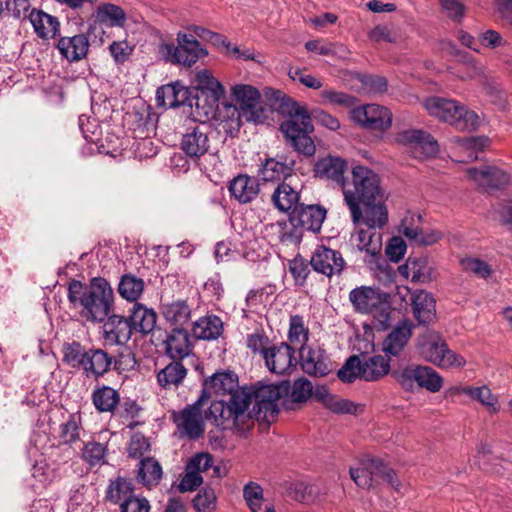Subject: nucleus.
Instances as JSON below:
<instances>
[{
	"instance_id": "obj_48",
	"label": "nucleus",
	"mask_w": 512,
	"mask_h": 512,
	"mask_svg": "<svg viewBox=\"0 0 512 512\" xmlns=\"http://www.w3.org/2000/svg\"><path fill=\"white\" fill-rule=\"evenodd\" d=\"M97 17L101 22L108 23L110 26L118 27H122L126 20L124 10L117 5L110 3H106L98 7Z\"/></svg>"
},
{
	"instance_id": "obj_47",
	"label": "nucleus",
	"mask_w": 512,
	"mask_h": 512,
	"mask_svg": "<svg viewBox=\"0 0 512 512\" xmlns=\"http://www.w3.org/2000/svg\"><path fill=\"white\" fill-rule=\"evenodd\" d=\"M412 281L429 283L436 279V270L424 257H410Z\"/></svg>"
},
{
	"instance_id": "obj_28",
	"label": "nucleus",
	"mask_w": 512,
	"mask_h": 512,
	"mask_svg": "<svg viewBox=\"0 0 512 512\" xmlns=\"http://www.w3.org/2000/svg\"><path fill=\"white\" fill-rule=\"evenodd\" d=\"M164 344L167 355L173 360H182L191 353L189 334L184 328L172 329Z\"/></svg>"
},
{
	"instance_id": "obj_33",
	"label": "nucleus",
	"mask_w": 512,
	"mask_h": 512,
	"mask_svg": "<svg viewBox=\"0 0 512 512\" xmlns=\"http://www.w3.org/2000/svg\"><path fill=\"white\" fill-rule=\"evenodd\" d=\"M238 385L237 375L233 372H216L203 382V389L211 396V391L216 394H230Z\"/></svg>"
},
{
	"instance_id": "obj_40",
	"label": "nucleus",
	"mask_w": 512,
	"mask_h": 512,
	"mask_svg": "<svg viewBox=\"0 0 512 512\" xmlns=\"http://www.w3.org/2000/svg\"><path fill=\"white\" fill-rule=\"evenodd\" d=\"M422 365H409L401 370H393L391 375L395 381L407 392H413L419 386L420 379L423 380Z\"/></svg>"
},
{
	"instance_id": "obj_3",
	"label": "nucleus",
	"mask_w": 512,
	"mask_h": 512,
	"mask_svg": "<svg viewBox=\"0 0 512 512\" xmlns=\"http://www.w3.org/2000/svg\"><path fill=\"white\" fill-rule=\"evenodd\" d=\"M423 104L431 116L449 123L458 130L471 131L478 126V115L456 100L431 96L426 98Z\"/></svg>"
},
{
	"instance_id": "obj_51",
	"label": "nucleus",
	"mask_w": 512,
	"mask_h": 512,
	"mask_svg": "<svg viewBox=\"0 0 512 512\" xmlns=\"http://www.w3.org/2000/svg\"><path fill=\"white\" fill-rule=\"evenodd\" d=\"M120 346L117 353L112 355V368L118 372L131 371L137 365L135 354L125 344Z\"/></svg>"
},
{
	"instance_id": "obj_36",
	"label": "nucleus",
	"mask_w": 512,
	"mask_h": 512,
	"mask_svg": "<svg viewBox=\"0 0 512 512\" xmlns=\"http://www.w3.org/2000/svg\"><path fill=\"white\" fill-rule=\"evenodd\" d=\"M29 18L37 35L41 38H54L59 31V21L56 17L43 11H31Z\"/></svg>"
},
{
	"instance_id": "obj_41",
	"label": "nucleus",
	"mask_w": 512,
	"mask_h": 512,
	"mask_svg": "<svg viewBox=\"0 0 512 512\" xmlns=\"http://www.w3.org/2000/svg\"><path fill=\"white\" fill-rule=\"evenodd\" d=\"M92 401L99 412H114L120 402V396L112 387L103 385L93 392Z\"/></svg>"
},
{
	"instance_id": "obj_39",
	"label": "nucleus",
	"mask_w": 512,
	"mask_h": 512,
	"mask_svg": "<svg viewBox=\"0 0 512 512\" xmlns=\"http://www.w3.org/2000/svg\"><path fill=\"white\" fill-rule=\"evenodd\" d=\"M162 314L169 323L176 326L175 328H183L182 326L190 320L191 309L185 300H177L163 304Z\"/></svg>"
},
{
	"instance_id": "obj_8",
	"label": "nucleus",
	"mask_w": 512,
	"mask_h": 512,
	"mask_svg": "<svg viewBox=\"0 0 512 512\" xmlns=\"http://www.w3.org/2000/svg\"><path fill=\"white\" fill-rule=\"evenodd\" d=\"M195 95L192 96L197 110L205 115H215L219 101L224 95L222 84L206 69L200 70L195 76Z\"/></svg>"
},
{
	"instance_id": "obj_38",
	"label": "nucleus",
	"mask_w": 512,
	"mask_h": 512,
	"mask_svg": "<svg viewBox=\"0 0 512 512\" xmlns=\"http://www.w3.org/2000/svg\"><path fill=\"white\" fill-rule=\"evenodd\" d=\"M362 366V378L365 381H377L390 371V359L382 355L368 357Z\"/></svg>"
},
{
	"instance_id": "obj_4",
	"label": "nucleus",
	"mask_w": 512,
	"mask_h": 512,
	"mask_svg": "<svg viewBox=\"0 0 512 512\" xmlns=\"http://www.w3.org/2000/svg\"><path fill=\"white\" fill-rule=\"evenodd\" d=\"M254 405L252 415L257 421L271 423L279 413L277 401L290 392V382L287 380L277 384L258 382L250 387Z\"/></svg>"
},
{
	"instance_id": "obj_5",
	"label": "nucleus",
	"mask_w": 512,
	"mask_h": 512,
	"mask_svg": "<svg viewBox=\"0 0 512 512\" xmlns=\"http://www.w3.org/2000/svg\"><path fill=\"white\" fill-rule=\"evenodd\" d=\"M114 294L109 282L102 277H95L89 283V290L82 299L81 317L88 322H103L110 314Z\"/></svg>"
},
{
	"instance_id": "obj_19",
	"label": "nucleus",
	"mask_w": 512,
	"mask_h": 512,
	"mask_svg": "<svg viewBox=\"0 0 512 512\" xmlns=\"http://www.w3.org/2000/svg\"><path fill=\"white\" fill-rule=\"evenodd\" d=\"M229 395V401L225 402V405L228 407L230 415H234V423L246 422V424H249L252 419H255L252 410L247 412L253 400L250 388L236 387Z\"/></svg>"
},
{
	"instance_id": "obj_43",
	"label": "nucleus",
	"mask_w": 512,
	"mask_h": 512,
	"mask_svg": "<svg viewBox=\"0 0 512 512\" xmlns=\"http://www.w3.org/2000/svg\"><path fill=\"white\" fill-rule=\"evenodd\" d=\"M162 467L154 458L147 457L140 460L138 479L145 486H155L162 478Z\"/></svg>"
},
{
	"instance_id": "obj_1",
	"label": "nucleus",
	"mask_w": 512,
	"mask_h": 512,
	"mask_svg": "<svg viewBox=\"0 0 512 512\" xmlns=\"http://www.w3.org/2000/svg\"><path fill=\"white\" fill-rule=\"evenodd\" d=\"M342 192L355 225L363 223L369 229H382L388 223L385 193L378 174L372 169L353 166L351 182L345 181Z\"/></svg>"
},
{
	"instance_id": "obj_27",
	"label": "nucleus",
	"mask_w": 512,
	"mask_h": 512,
	"mask_svg": "<svg viewBox=\"0 0 512 512\" xmlns=\"http://www.w3.org/2000/svg\"><path fill=\"white\" fill-rule=\"evenodd\" d=\"M57 48L60 54L69 62L79 61L86 57L89 49V40L85 34L72 37H61Z\"/></svg>"
},
{
	"instance_id": "obj_61",
	"label": "nucleus",
	"mask_w": 512,
	"mask_h": 512,
	"mask_svg": "<svg viewBox=\"0 0 512 512\" xmlns=\"http://www.w3.org/2000/svg\"><path fill=\"white\" fill-rule=\"evenodd\" d=\"M320 96L330 102L331 104L338 105L345 108L353 107L356 104V97L353 95L344 93V92H338L334 90H323L320 93Z\"/></svg>"
},
{
	"instance_id": "obj_35",
	"label": "nucleus",
	"mask_w": 512,
	"mask_h": 512,
	"mask_svg": "<svg viewBox=\"0 0 512 512\" xmlns=\"http://www.w3.org/2000/svg\"><path fill=\"white\" fill-rule=\"evenodd\" d=\"M271 199L275 207L283 212H289L293 209V213H295L300 206L299 193L285 182L277 186Z\"/></svg>"
},
{
	"instance_id": "obj_24",
	"label": "nucleus",
	"mask_w": 512,
	"mask_h": 512,
	"mask_svg": "<svg viewBox=\"0 0 512 512\" xmlns=\"http://www.w3.org/2000/svg\"><path fill=\"white\" fill-rule=\"evenodd\" d=\"M133 331L129 316L108 315L104 324L106 339L113 340L118 345L126 344L130 340Z\"/></svg>"
},
{
	"instance_id": "obj_54",
	"label": "nucleus",
	"mask_w": 512,
	"mask_h": 512,
	"mask_svg": "<svg viewBox=\"0 0 512 512\" xmlns=\"http://www.w3.org/2000/svg\"><path fill=\"white\" fill-rule=\"evenodd\" d=\"M309 330L304 324L303 317L293 315L290 317L288 339L291 343H301L302 351L306 350L305 343L308 340Z\"/></svg>"
},
{
	"instance_id": "obj_37",
	"label": "nucleus",
	"mask_w": 512,
	"mask_h": 512,
	"mask_svg": "<svg viewBox=\"0 0 512 512\" xmlns=\"http://www.w3.org/2000/svg\"><path fill=\"white\" fill-rule=\"evenodd\" d=\"M193 335L201 340H214L223 332V322L218 316H207L193 324Z\"/></svg>"
},
{
	"instance_id": "obj_58",
	"label": "nucleus",
	"mask_w": 512,
	"mask_h": 512,
	"mask_svg": "<svg viewBox=\"0 0 512 512\" xmlns=\"http://www.w3.org/2000/svg\"><path fill=\"white\" fill-rule=\"evenodd\" d=\"M106 446L95 441H90L85 444L82 452V457L90 465H97L103 461L106 453Z\"/></svg>"
},
{
	"instance_id": "obj_32",
	"label": "nucleus",
	"mask_w": 512,
	"mask_h": 512,
	"mask_svg": "<svg viewBox=\"0 0 512 512\" xmlns=\"http://www.w3.org/2000/svg\"><path fill=\"white\" fill-rule=\"evenodd\" d=\"M229 191L240 203H248L257 196L259 184L252 177L238 175L230 182Z\"/></svg>"
},
{
	"instance_id": "obj_50",
	"label": "nucleus",
	"mask_w": 512,
	"mask_h": 512,
	"mask_svg": "<svg viewBox=\"0 0 512 512\" xmlns=\"http://www.w3.org/2000/svg\"><path fill=\"white\" fill-rule=\"evenodd\" d=\"M292 497L303 503H312L321 498V489L316 484H309L306 482H297L293 484Z\"/></svg>"
},
{
	"instance_id": "obj_56",
	"label": "nucleus",
	"mask_w": 512,
	"mask_h": 512,
	"mask_svg": "<svg viewBox=\"0 0 512 512\" xmlns=\"http://www.w3.org/2000/svg\"><path fill=\"white\" fill-rule=\"evenodd\" d=\"M243 497L252 512H260L263 501V489L255 483L249 482L243 489Z\"/></svg>"
},
{
	"instance_id": "obj_63",
	"label": "nucleus",
	"mask_w": 512,
	"mask_h": 512,
	"mask_svg": "<svg viewBox=\"0 0 512 512\" xmlns=\"http://www.w3.org/2000/svg\"><path fill=\"white\" fill-rule=\"evenodd\" d=\"M460 264L464 271L472 272L482 278L489 277L492 272L490 266L478 258H465L461 260Z\"/></svg>"
},
{
	"instance_id": "obj_53",
	"label": "nucleus",
	"mask_w": 512,
	"mask_h": 512,
	"mask_svg": "<svg viewBox=\"0 0 512 512\" xmlns=\"http://www.w3.org/2000/svg\"><path fill=\"white\" fill-rule=\"evenodd\" d=\"M369 458L361 461L357 468H350L351 479L362 489H370L374 485L373 472L370 469Z\"/></svg>"
},
{
	"instance_id": "obj_12",
	"label": "nucleus",
	"mask_w": 512,
	"mask_h": 512,
	"mask_svg": "<svg viewBox=\"0 0 512 512\" xmlns=\"http://www.w3.org/2000/svg\"><path fill=\"white\" fill-rule=\"evenodd\" d=\"M209 399L210 395L201 391L196 402L186 406L178 416H174L178 428L182 429L190 439H198L204 433L202 406Z\"/></svg>"
},
{
	"instance_id": "obj_18",
	"label": "nucleus",
	"mask_w": 512,
	"mask_h": 512,
	"mask_svg": "<svg viewBox=\"0 0 512 512\" xmlns=\"http://www.w3.org/2000/svg\"><path fill=\"white\" fill-rule=\"evenodd\" d=\"M295 167V160L287 156H280L279 160L268 158L261 165L258 179L263 182L279 181L291 176Z\"/></svg>"
},
{
	"instance_id": "obj_14",
	"label": "nucleus",
	"mask_w": 512,
	"mask_h": 512,
	"mask_svg": "<svg viewBox=\"0 0 512 512\" xmlns=\"http://www.w3.org/2000/svg\"><path fill=\"white\" fill-rule=\"evenodd\" d=\"M266 367L272 373L283 375L296 367L294 348L286 342L273 344L263 351Z\"/></svg>"
},
{
	"instance_id": "obj_20",
	"label": "nucleus",
	"mask_w": 512,
	"mask_h": 512,
	"mask_svg": "<svg viewBox=\"0 0 512 512\" xmlns=\"http://www.w3.org/2000/svg\"><path fill=\"white\" fill-rule=\"evenodd\" d=\"M398 143L419 148L426 156L436 155L439 151L437 141L428 132L421 129H408L398 133Z\"/></svg>"
},
{
	"instance_id": "obj_11",
	"label": "nucleus",
	"mask_w": 512,
	"mask_h": 512,
	"mask_svg": "<svg viewBox=\"0 0 512 512\" xmlns=\"http://www.w3.org/2000/svg\"><path fill=\"white\" fill-rule=\"evenodd\" d=\"M353 121L372 131H385L392 125L391 111L377 104L356 107L351 112Z\"/></svg>"
},
{
	"instance_id": "obj_46",
	"label": "nucleus",
	"mask_w": 512,
	"mask_h": 512,
	"mask_svg": "<svg viewBox=\"0 0 512 512\" xmlns=\"http://www.w3.org/2000/svg\"><path fill=\"white\" fill-rule=\"evenodd\" d=\"M87 350L80 342L73 341L63 345V361L70 367L82 369L84 367Z\"/></svg>"
},
{
	"instance_id": "obj_62",
	"label": "nucleus",
	"mask_w": 512,
	"mask_h": 512,
	"mask_svg": "<svg viewBox=\"0 0 512 512\" xmlns=\"http://www.w3.org/2000/svg\"><path fill=\"white\" fill-rule=\"evenodd\" d=\"M216 496L212 489H203L193 499V506L198 512H212Z\"/></svg>"
},
{
	"instance_id": "obj_23",
	"label": "nucleus",
	"mask_w": 512,
	"mask_h": 512,
	"mask_svg": "<svg viewBox=\"0 0 512 512\" xmlns=\"http://www.w3.org/2000/svg\"><path fill=\"white\" fill-rule=\"evenodd\" d=\"M291 222L297 219L298 225L307 231L317 233L322 227L326 217V210L320 205L300 204L295 213H292Z\"/></svg>"
},
{
	"instance_id": "obj_52",
	"label": "nucleus",
	"mask_w": 512,
	"mask_h": 512,
	"mask_svg": "<svg viewBox=\"0 0 512 512\" xmlns=\"http://www.w3.org/2000/svg\"><path fill=\"white\" fill-rule=\"evenodd\" d=\"M338 378L344 383H352L357 378H362L361 360L358 355L348 357L344 365L337 372Z\"/></svg>"
},
{
	"instance_id": "obj_59",
	"label": "nucleus",
	"mask_w": 512,
	"mask_h": 512,
	"mask_svg": "<svg viewBox=\"0 0 512 512\" xmlns=\"http://www.w3.org/2000/svg\"><path fill=\"white\" fill-rule=\"evenodd\" d=\"M422 371L423 380L420 379L418 388H425L430 392H438L443 385L442 377L431 367L424 366Z\"/></svg>"
},
{
	"instance_id": "obj_30",
	"label": "nucleus",
	"mask_w": 512,
	"mask_h": 512,
	"mask_svg": "<svg viewBox=\"0 0 512 512\" xmlns=\"http://www.w3.org/2000/svg\"><path fill=\"white\" fill-rule=\"evenodd\" d=\"M411 305L413 314L420 324H429L435 318V300L430 293L426 291L414 293Z\"/></svg>"
},
{
	"instance_id": "obj_64",
	"label": "nucleus",
	"mask_w": 512,
	"mask_h": 512,
	"mask_svg": "<svg viewBox=\"0 0 512 512\" xmlns=\"http://www.w3.org/2000/svg\"><path fill=\"white\" fill-rule=\"evenodd\" d=\"M121 512H149L150 504L146 498L132 496L120 503Z\"/></svg>"
},
{
	"instance_id": "obj_17",
	"label": "nucleus",
	"mask_w": 512,
	"mask_h": 512,
	"mask_svg": "<svg viewBox=\"0 0 512 512\" xmlns=\"http://www.w3.org/2000/svg\"><path fill=\"white\" fill-rule=\"evenodd\" d=\"M389 298V295L379 288L361 286L349 293V300L355 311L359 313H370L375 310L381 302Z\"/></svg>"
},
{
	"instance_id": "obj_10",
	"label": "nucleus",
	"mask_w": 512,
	"mask_h": 512,
	"mask_svg": "<svg viewBox=\"0 0 512 512\" xmlns=\"http://www.w3.org/2000/svg\"><path fill=\"white\" fill-rule=\"evenodd\" d=\"M211 126L206 122L188 126L183 134L180 147L189 158L196 160L205 155L210 148Z\"/></svg>"
},
{
	"instance_id": "obj_57",
	"label": "nucleus",
	"mask_w": 512,
	"mask_h": 512,
	"mask_svg": "<svg viewBox=\"0 0 512 512\" xmlns=\"http://www.w3.org/2000/svg\"><path fill=\"white\" fill-rule=\"evenodd\" d=\"M188 30L192 32L191 34H193L196 39L198 37L201 40L207 41L214 46L223 45L227 50L230 49L231 42L219 33L210 31L202 26L195 25L190 26Z\"/></svg>"
},
{
	"instance_id": "obj_6",
	"label": "nucleus",
	"mask_w": 512,
	"mask_h": 512,
	"mask_svg": "<svg viewBox=\"0 0 512 512\" xmlns=\"http://www.w3.org/2000/svg\"><path fill=\"white\" fill-rule=\"evenodd\" d=\"M232 95L239 104L240 110L234 105H225L231 117H236L237 126H240V119L245 118L248 122L264 123L267 119L266 109L260 104L261 95L259 91L250 85L239 84L232 88Z\"/></svg>"
},
{
	"instance_id": "obj_21",
	"label": "nucleus",
	"mask_w": 512,
	"mask_h": 512,
	"mask_svg": "<svg viewBox=\"0 0 512 512\" xmlns=\"http://www.w3.org/2000/svg\"><path fill=\"white\" fill-rule=\"evenodd\" d=\"M347 169V161L338 156H327L319 159L315 164V174L335 182L343 188L346 178L344 173Z\"/></svg>"
},
{
	"instance_id": "obj_55",
	"label": "nucleus",
	"mask_w": 512,
	"mask_h": 512,
	"mask_svg": "<svg viewBox=\"0 0 512 512\" xmlns=\"http://www.w3.org/2000/svg\"><path fill=\"white\" fill-rule=\"evenodd\" d=\"M373 315L372 326L377 331H384L390 327L391 321V306L389 302V298H385L381 304L375 307L373 312H370Z\"/></svg>"
},
{
	"instance_id": "obj_60",
	"label": "nucleus",
	"mask_w": 512,
	"mask_h": 512,
	"mask_svg": "<svg viewBox=\"0 0 512 512\" xmlns=\"http://www.w3.org/2000/svg\"><path fill=\"white\" fill-rule=\"evenodd\" d=\"M312 383L306 378L297 379L291 389V398L295 403L306 402L312 396Z\"/></svg>"
},
{
	"instance_id": "obj_44",
	"label": "nucleus",
	"mask_w": 512,
	"mask_h": 512,
	"mask_svg": "<svg viewBox=\"0 0 512 512\" xmlns=\"http://www.w3.org/2000/svg\"><path fill=\"white\" fill-rule=\"evenodd\" d=\"M134 486L130 479L118 477L111 481L106 492V499L117 504L122 503L125 499L131 498L134 494Z\"/></svg>"
},
{
	"instance_id": "obj_15",
	"label": "nucleus",
	"mask_w": 512,
	"mask_h": 512,
	"mask_svg": "<svg viewBox=\"0 0 512 512\" xmlns=\"http://www.w3.org/2000/svg\"><path fill=\"white\" fill-rule=\"evenodd\" d=\"M310 265L314 271L327 277L341 274L345 267V261L341 253L326 246H318L314 251Z\"/></svg>"
},
{
	"instance_id": "obj_29",
	"label": "nucleus",
	"mask_w": 512,
	"mask_h": 512,
	"mask_svg": "<svg viewBox=\"0 0 512 512\" xmlns=\"http://www.w3.org/2000/svg\"><path fill=\"white\" fill-rule=\"evenodd\" d=\"M129 319L134 331L147 335L151 333L157 322V314L140 303H135L130 310Z\"/></svg>"
},
{
	"instance_id": "obj_31",
	"label": "nucleus",
	"mask_w": 512,
	"mask_h": 512,
	"mask_svg": "<svg viewBox=\"0 0 512 512\" xmlns=\"http://www.w3.org/2000/svg\"><path fill=\"white\" fill-rule=\"evenodd\" d=\"M411 327L403 321L397 324L383 341V351L387 355L398 356L411 337Z\"/></svg>"
},
{
	"instance_id": "obj_13",
	"label": "nucleus",
	"mask_w": 512,
	"mask_h": 512,
	"mask_svg": "<svg viewBox=\"0 0 512 512\" xmlns=\"http://www.w3.org/2000/svg\"><path fill=\"white\" fill-rule=\"evenodd\" d=\"M467 174L479 187L488 192L503 189L512 183L511 174L497 166L472 167L467 170Z\"/></svg>"
},
{
	"instance_id": "obj_25",
	"label": "nucleus",
	"mask_w": 512,
	"mask_h": 512,
	"mask_svg": "<svg viewBox=\"0 0 512 512\" xmlns=\"http://www.w3.org/2000/svg\"><path fill=\"white\" fill-rule=\"evenodd\" d=\"M301 367L305 373L316 377L326 376L330 372L328 358L321 348L308 347L306 353L301 350Z\"/></svg>"
},
{
	"instance_id": "obj_45",
	"label": "nucleus",
	"mask_w": 512,
	"mask_h": 512,
	"mask_svg": "<svg viewBox=\"0 0 512 512\" xmlns=\"http://www.w3.org/2000/svg\"><path fill=\"white\" fill-rule=\"evenodd\" d=\"M400 232L409 240L424 246L432 245L439 241L442 233L436 230L424 231L418 227L406 226L404 221L401 224Z\"/></svg>"
},
{
	"instance_id": "obj_34",
	"label": "nucleus",
	"mask_w": 512,
	"mask_h": 512,
	"mask_svg": "<svg viewBox=\"0 0 512 512\" xmlns=\"http://www.w3.org/2000/svg\"><path fill=\"white\" fill-rule=\"evenodd\" d=\"M187 375V369L180 360H173L157 374V381L164 389L178 388Z\"/></svg>"
},
{
	"instance_id": "obj_49",
	"label": "nucleus",
	"mask_w": 512,
	"mask_h": 512,
	"mask_svg": "<svg viewBox=\"0 0 512 512\" xmlns=\"http://www.w3.org/2000/svg\"><path fill=\"white\" fill-rule=\"evenodd\" d=\"M369 461L374 480L376 481L377 479H382L398 491L400 482L396 476L395 471L386 465L380 458L372 457L369 458Z\"/></svg>"
},
{
	"instance_id": "obj_2",
	"label": "nucleus",
	"mask_w": 512,
	"mask_h": 512,
	"mask_svg": "<svg viewBox=\"0 0 512 512\" xmlns=\"http://www.w3.org/2000/svg\"><path fill=\"white\" fill-rule=\"evenodd\" d=\"M264 95L271 109L286 117L279 128L286 143L304 156H313L316 147L310 134L314 126L307 109L280 90L266 88Z\"/></svg>"
},
{
	"instance_id": "obj_22",
	"label": "nucleus",
	"mask_w": 512,
	"mask_h": 512,
	"mask_svg": "<svg viewBox=\"0 0 512 512\" xmlns=\"http://www.w3.org/2000/svg\"><path fill=\"white\" fill-rule=\"evenodd\" d=\"M112 368V354L101 348H89L83 367L87 378L99 379Z\"/></svg>"
},
{
	"instance_id": "obj_7",
	"label": "nucleus",
	"mask_w": 512,
	"mask_h": 512,
	"mask_svg": "<svg viewBox=\"0 0 512 512\" xmlns=\"http://www.w3.org/2000/svg\"><path fill=\"white\" fill-rule=\"evenodd\" d=\"M177 42V46L169 43L159 46V53L166 62L191 67L208 54L193 34L179 32Z\"/></svg>"
},
{
	"instance_id": "obj_42",
	"label": "nucleus",
	"mask_w": 512,
	"mask_h": 512,
	"mask_svg": "<svg viewBox=\"0 0 512 512\" xmlns=\"http://www.w3.org/2000/svg\"><path fill=\"white\" fill-rule=\"evenodd\" d=\"M144 286L142 278H138L132 273H127L121 276L118 292L122 298L135 302L141 297Z\"/></svg>"
},
{
	"instance_id": "obj_16",
	"label": "nucleus",
	"mask_w": 512,
	"mask_h": 512,
	"mask_svg": "<svg viewBox=\"0 0 512 512\" xmlns=\"http://www.w3.org/2000/svg\"><path fill=\"white\" fill-rule=\"evenodd\" d=\"M156 100L158 106L167 108H177L184 105L195 106L192 92L179 81L159 87L156 91Z\"/></svg>"
},
{
	"instance_id": "obj_9",
	"label": "nucleus",
	"mask_w": 512,
	"mask_h": 512,
	"mask_svg": "<svg viewBox=\"0 0 512 512\" xmlns=\"http://www.w3.org/2000/svg\"><path fill=\"white\" fill-rule=\"evenodd\" d=\"M420 353L425 360L444 368L462 367L466 363L462 356L450 350L437 335L431 336L420 345Z\"/></svg>"
},
{
	"instance_id": "obj_26",
	"label": "nucleus",
	"mask_w": 512,
	"mask_h": 512,
	"mask_svg": "<svg viewBox=\"0 0 512 512\" xmlns=\"http://www.w3.org/2000/svg\"><path fill=\"white\" fill-rule=\"evenodd\" d=\"M204 418L221 430L233 427L244 430L249 427V424H246V422L234 423V415H230L228 407L223 400L212 402L208 410L205 411Z\"/></svg>"
}]
</instances>
